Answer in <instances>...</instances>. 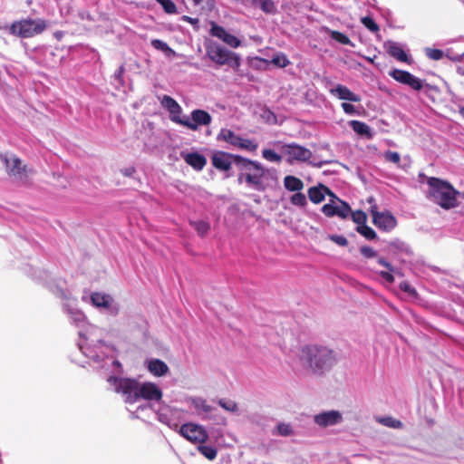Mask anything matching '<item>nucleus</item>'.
<instances>
[{
	"mask_svg": "<svg viewBox=\"0 0 464 464\" xmlns=\"http://www.w3.org/2000/svg\"><path fill=\"white\" fill-rule=\"evenodd\" d=\"M191 403L194 406L195 410L198 411H202L207 414H210L212 411H216V409L209 404H208L207 401L202 398H192Z\"/></svg>",
	"mask_w": 464,
	"mask_h": 464,
	"instance_id": "cd10ccee",
	"label": "nucleus"
},
{
	"mask_svg": "<svg viewBox=\"0 0 464 464\" xmlns=\"http://www.w3.org/2000/svg\"><path fill=\"white\" fill-rule=\"evenodd\" d=\"M234 154L222 150L216 151L211 157V162L214 168L221 171H228L234 163Z\"/></svg>",
	"mask_w": 464,
	"mask_h": 464,
	"instance_id": "dca6fc26",
	"label": "nucleus"
},
{
	"mask_svg": "<svg viewBox=\"0 0 464 464\" xmlns=\"http://www.w3.org/2000/svg\"><path fill=\"white\" fill-rule=\"evenodd\" d=\"M207 56L218 65H228L234 70H237L241 64L240 57L221 46L219 44L210 42L206 45Z\"/></svg>",
	"mask_w": 464,
	"mask_h": 464,
	"instance_id": "7ed1b4c3",
	"label": "nucleus"
},
{
	"mask_svg": "<svg viewBox=\"0 0 464 464\" xmlns=\"http://www.w3.org/2000/svg\"><path fill=\"white\" fill-rule=\"evenodd\" d=\"M108 382L115 386V392L125 397V402L133 404L138 401L140 382L130 378L110 376Z\"/></svg>",
	"mask_w": 464,
	"mask_h": 464,
	"instance_id": "39448f33",
	"label": "nucleus"
},
{
	"mask_svg": "<svg viewBox=\"0 0 464 464\" xmlns=\"http://www.w3.org/2000/svg\"><path fill=\"white\" fill-rule=\"evenodd\" d=\"M379 250L399 260H403L404 257L412 254L410 246L399 238L391 241H381L379 239Z\"/></svg>",
	"mask_w": 464,
	"mask_h": 464,
	"instance_id": "0eeeda50",
	"label": "nucleus"
},
{
	"mask_svg": "<svg viewBox=\"0 0 464 464\" xmlns=\"http://www.w3.org/2000/svg\"><path fill=\"white\" fill-rule=\"evenodd\" d=\"M330 193L331 189L324 184L311 187L307 191L309 199L314 204H319L324 201L325 196L330 195Z\"/></svg>",
	"mask_w": 464,
	"mask_h": 464,
	"instance_id": "aec40b11",
	"label": "nucleus"
},
{
	"mask_svg": "<svg viewBox=\"0 0 464 464\" xmlns=\"http://www.w3.org/2000/svg\"><path fill=\"white\" fill-rule=\"evenodd\" d=\"M397 226L396 218L390 212H379V230L390 232Z\"/></svg>",
	"mask_w": 464,
	"mask_h": 464,
	"instance_id": "412c9836",
	"label": "nucleus"
},
{
	"mask_svg": "<svg viewBox=\"0 0 464 464\" xmlns=\"http://www.w3.org/2000/svg\"><path fill=\"white\" fill-rule=\"evenodd\" d=\"M336 211V205L328 203L323 206L322 212L329 218L334 217Z\"/></svg>",
	"mask_w": 464,
	"mask_h": 464,
	"instance_id": "5fc2aeb1",
	"label": "nucleus"
},
{
	"mask_svg": "<svg viewBox=\"0 0 464 464\" xmlns=\"http://www.w3.org/2000/svg\"><path fill=\"white\" fill-rule=\"evenodd\" d=\"M379 424L395 430H401L404 427L403 423L400 420L392 416L379 417Z\"/></svg>",
	"mask_w": 464,
	"mask_h": 464,
	"instance_id": "c85d7f7f",
	"label": "nucleus"
},
{
	"mask_svg": "<svg viewBox=\"0 0 464 464\" xmlns=\"http://www.w3.org/2000/svg\"><path fill=\"white\" fill-rule=\"evenodd\" d=\"M356 231L367 239H373L376 237L374 230L366 226L365 223L361 226H357Z\"/></svg>",
	"mask_w": 464,
	"mask_h": 464,
	"instance_id": "4c0bfd02",
	"label": "nucleus"
},
{
	"mask_svg": "<svg viewBox=\"0 0 464 464\" xmlns=\"http://www.w3.org/2000/svg\"><path fill=\"white\" fill-rule=\"evenodd\" d=\"M262 0H250L253 5H259Z\"/></svg>",
	"mask_w": 464,
	"mask_h": 464,
	"instance_id": "0e129e2a",
	"label": "nucleus"
},
{
	"mask_svg": "<svg viewBox=\"0 0 464 464\" xmlns=\"http://www.w3.org/2000/svg\"><path fill=\"white\" fill-rule=\"evenodd\" d=\"M149 372L157 377L164 376L169 372V366L160 359H151L148 362Z\"/></svg>",
	"mask_w": 464,
	"mask_h": 464,
	"instance_id": "5701e85b",
	"label": "nucleus"
},
{
	"mask_svg": "<svg viewBox=\"0 0 464 464\" xmlns=\"http://www.w3.org/2000/svg\"><path fill=\"white\" fill-rule=\"evenodd\" d=\"M342 108L343 110V111L346 113V114H349V115H353V114H356L358 113V111L355 109V107L351 104V103H348V102H343L342 103Z\"/></svg>",
	"mask_w": 464,
	"mask_h": 464,
	"instance_id": "4d7b16f0",
	"label": "nucleus"
},
{
	"mask_svg": "<svg viewBox=\"0 0 464 464\" xmlns=\"http://www.w3.org/2000/svg\"><path fill=\"white\" fill-rule=\"evenodd\" d=\"M429 189L427 198L444 209H450L458 205L459 191L448 181L438 178H428Z\"/></svg>",
	"mask_w": 464,
	"mask_h": 464,
	"instance_id": "f03ea898",
	"label": "nucleus"
},
{
	"mask_svg": "<svg viewBox=\"0 0 464 464\" xmlns=\"http://www.w3.org/2000/svg\"><path fill=\"white\" fill-rule=\"evenodd\" d=\"M169 119L171 121L182 125L185 127V123L187 122L188 117H182V108L180 105H177L175 109L170 110L169 111Z\"/></svg>",
	"mask_w": 464,
	"mask_h": 464,
	"instance_id": "c756f323",
	"label": "nucleus"
},
{
	"mask_svg": "<svg viewBox=\"0 0 464 464\" xmlns=\"http://www.w3.org/2000/svg\"><path fill=\"white\" fill-rule=\"evenodd\" d=\"M179 433L192 443L202 444L208 439L207 430L200 425L195 423H185L181 425Z\"/></svg>",
	"mask_w": 464,
	"mask_h": 464,
	"instance_id": "9d476101",
	"label": "nucleus"
},
{
	"mask_svg": "<svg viewBox=\"0 0 464 464\" xmlns=\"http://www.w3.org/2000/svg\"><path fill=\"white\" fill-rule=\"evenodd\" d=\"M278 434L282 436H290L293 433V430L290 424L279 423L276 426Z\"/></svg>",
	"mask_w": 464,
	"mask_h": 464,
	"instance_id": "603ef678",
	"label": "nucleus"
},
{
	"mask_svg": "<svg viewBox=\"0 0 464 464\" xmlns=\"http://www.w3.org/2000/svg\"><path fill=\"white\" fill-rule=\"evenodd\" d=\"M239 136L236 135L234 131L229 129H221L217 136L218 140H224L234 147H237L240 142Z\"/></svg>",
	"mask_w": 464,
	"mask_h": 464,
	"instance_id": "b1692460",
	"label": "nucleus"
},
{
	"mask_svg": "<svg viewBox=\"0 0 464 464\" xmlns=\"http://www.w3.org/2000/svg\"><path fill=\"white\" fill-rule=\"evenodd\" d=\"M0 160L5 164L7 174L21 181H25L29 173H33V169L23 164L22 160L16 155H7L0 153Z\"/></svg>",
	"mask_w": 464,
	"mask_h": 464,
	"instance_id": "423d86ee",
	"label": "nucleus"
},
{
	"mask_svg": "<svg viewBox=\"0 0 464 464\" xmlns=\"http://www.w3.org/2000/svg\"><path fill=\"white\" fill-rule=\"evenodd\" d=\"M379 15L382 16L389 27H393V16L391 11L388 9L379 8Z\"/></svg>",
	"mask_w": 464,
	"mask_h": 464,
	"instance_id": "8fccbe9b",
	"label": "nucleus"
},
{
	"mask_svg": "<svg viewBox=\"0 0 464 464\" xmlns=\"http://www.w3.org/2000/svg\"><path fill=\"white\" fill-rule=\"evenodd\" d=\"M329 34L332 39L335 40L336 42H338L342 44H344V45L351 44V41H350L349 37L346 34H344L339 31L329 30Z\"/></svg>",
	"mask_w": 464,
	"mask_h": 464,
	"instance_id": "e433bc0d",
	"label": "nucleus"
},
{
	"mask_svg": "<svg viewBox=\"0 0 464 464\" xmlns=\"http://www.w3.org/2000/svg\"><path fill=\"white\" fill-rule=\"evenodd\" d=\"M254 169L256 170L255 167H254V166H251V167L249 168V169H244V172H253V171H254Z\"/></svg>",
	"mask_w": 464,
	"mask_h": 464,
	"instance_id": "338daca9",
	"label": "nucleus"
},
{
	"mask_svg": "<svg viewBox=\"0 0 464 464\" xmlns=\"http://www.w3.org/2000/svg\"><path fill=\"white\" fill-rule=\"evenodd\" d=\"M383 47L387 53L393 57L394 59H396L397 61L407 63H411V58L405 53L401 44L393 41H388L384 43Z\"/></svg>",
	"mask_w": 464,
	"mask_h": 464,
	"instance_id": "a211bd4d",
	"label": "nucleus"
},
{
	"mask_svg": "<svg viewBox=\"0 0 464 464\" xmlns=\"http://www.w3.org/2000/svg\"><path fill=\"white\" fill-rule=\"evenodd\" d=\"M237 148L255 151L257 149V144L253 142L251 140L240 138V142L238 143Z\"/></svg>",
	"mask_w": 464,
	"mask_h": 464,
	"instance_id": "37998d69",
	"label": "nucleus"
},
{
	"mask_svg": "<svg viewBox=\"0 0 464 464\" xmlns=\"http://www.w3.org/2000/svg\"><path fill=\"white\" fill-rule=\"evenodd\" d=\"M218 404L228 412H237L238 410L237 402L232 400L220 399Z\"/></svg>",
	"mask_w": 464,
	"mask_h": 464,
	"instance_id": "58836bf2",
	"label": "nucleus"
},
{
	"mask_svg": "<svg viewBox=\"0 0 464 464\" xmlns=\"http://www.w3.org/2000/svg\"><path fill=\"white\" fill-rule=\"evenodd\" d=\"M382 142H383V143H386L387 145H390V146H394V143H393V142H392V141H391V140H382Z\"/></svg>",
	"mask_w": 464,
	"mask_h": 464,
	"instance_id": "69168bd1",
	"label": "nucleus"
},
{
	"mask_svg": "<svg viewBox=\"0 0 464 464\" xmlns=\"http://www.w3.org/2000/svg\"><path fill=\"white\" fill-rule=\"evenodd\" d=\"M185 162L195 170H202L207 164L206 158L198 152H189L183 156Z\"/></svg>",
	"mask_w": 464,
	"mask_h": 464,
	"instance_id": "4be33fe9",
	"label": "nucleus"
},
{
	"mask_svg": "<svg viewBox=\"0 0 464 464\" xmlns=\"http://www.w3.org/2000/svg\"><path fill=\"white\" fill-rule=\"evenodd\" d=\"M426 55L434 61H439L443 58V52L440 49H434V48H426L425 49Z\"/></svg>",
	"mask_w": 464,
	"mask_h": 464,
	"instance_id": "a18cd8bd",
	"label": "nucleus"
},
{
	"mask_svg": "<svg viewBox=\"0 0 464 464\" xmlns=\"http://www.w3.org/2000/svg\"><path fill=\"white\" fill-rule=\"evenodd\" d=\"M340 205H336L335 216L341 218H347L351 214V207L348 203L339 200Z\"/></svg>",
	"mask_w": 464,
	"mask_h": 464,
	"instance_id": "473e14b6",
	"label": "nucleus"
},
{
	"mask_svg": "<svg viewBox=\"0 0 464 464\" xmlns=\"http://www.w3.org/2000/svg\"><path fill=\"white\" fill-rule=\"evenodd\" d=\"M161 398L162 392L154 382H147L140 383L138 401L140 399H144L146 401H159Z\"/></svg>",
	"mask_w": 464,
	"mask_h": 464,
	"instance_id": "4468645a",
	"label": "nucleus"
},
{
	"mask_svg": "<svg viewBox=\"0 0 464 464\" xmlns=\"http://www.w3.org/2000/svg\"><path fill=\"white\" fill-rule=\"evenodd\" d=\"M259 6L266 14H273L276 12V5L272 0H262Z\"/></svg>",
	"mask_w": 464,
	"mask_h": 464,
	"instance_id": "49530a36",
	"label": "nucleus"
},
{
	"mask_svg": "<svg viewBox=\"0 0 464 464\" xmlns=\"http://www.w3.org/2000/svg\"><path fill=\"white\" fill-rule=\"evenodd\" d=\"M46 29L44 19H21L14 22L8 28L10 34L20 38H32L42 34Z\"/></svg>",
	"mask_w": 464,
	"mask_h": 464,
	"instance_id": "20e7f679",
	"label": "nucleus"
},
{
	"mask_svg": "<svg viewBox=\"0 0 464 464\" xmlns=\"http://www.w3.org/2000/svg\"><path fill=\"white\" fill-rule=\"evenodd\" d=\"M151 45L157 50L163 52H173L165 42L160 39H153L151 41Z\"/></svg>",
	"mask_w": 464,
	"mask_h": 464,
	"instance_id": "864d4df0",
	"label": "nucleus"
},
{
	"mask_svg": "<svg viewBox=\"0 0 464 464\" xmlns=\"http://www.w3.org/2000/svg\"><path fill=\"white\" fill-rule=\"evenodd\" d=\"M400 289L411 297H416L418 295L415 288L406 281L400 283Z\"/></svg>",
	"mask_w": 464,
	"mask_h": 464,
	"instance_id": "09e8293b",
	"label": "nucleus"
},
{
	"mask_svg": "<svg viewBox=\"0 0 464 464\" xmlns=\"http://www.w3.org/2000/svg\"><path fill=\"white\" fill-rule=\"evenodd\" d=\"M330 92L340 100L353 102H359L361 101V97L358 94L353 92L348 87L342 84H337Z\"/></svg>",
	"mask_w": 464,
	"mask_h": 464,
	"instance_id": "6ab92c4d",
	"label": "nucleus"
},
{
	"mask_svg": "<svg viewBox=\"0 0 464 464\" xmlns=\"http://www.w3.org/2000/svg\"><path fill=\"white\" fill-rule=\"evenodd\" d=\"M362 24L368 28L371 32H377V24L371 16H364L361 18Z\"/></svg>",
	"mask_w": 464,
	"mask_h": 464,
	"instance_id": "3c124183",
	"label": "nucleus"
},
{
	"mask_svg": "<svg viewBox=\"0 0 464 464\" xmlns=\"http://www.w3.org/2000/svg\"><path fill=\"white\" fill-rule=\"evenodd\" d=\"M182 19H183L184 21L188 22V23H194V22H197V20H194L193 18H191V17H189V16H187V15H184V16L182 17Z\"/></svg>",
	"mask_w": 464,
	"mask_h": 464,
	"instance_id": "e2e57ef3",
	"label": "nucleus"
},
{
	"mask_svg": "<svg viewBox=\"0 0 464 464\" xmlns=\"http://www.w3.org/2000/svg\"><path fill=\"white\" fill-rule=\"evenodd\" d=\"M389 75L398 82L411 87L414 91H420L424 87L428 90L437 91V88L427 84L421 79L414 76L411 72L400 69H393L389 72Z\"/></svg>",
	"mask_w": 464,
	"mask_h": 464,
	"instance_id": "6e6552de",
	"label": "nucleus"
},
{
	"mask_svg": "<svg viewBox=\"0 0 464 464\" xmlns=\"http://www.w3.org/2000/svg\"><path fill=\"white\" fill-rule=\"evenodd\" d=\"M328 196L331 198V199H330L331 202L330 203L334 204L335 202H339V200H341L340 198H338L336 197V195L332 190H331L330 195H328Z\"/></svg>",
	"mask_w": 464,
	"mask_h": 464,
	"instance_id": "680f3d73",
	"label": "nucleus"
},
{
	"mask_svg": "<svg viewBox=\"0 0 464 464\" xmlns=\"http://www.w3.org/2000/svg\"><path fill=\"white\" fill-rule=\"evenodd\" d=\"M285 188L289 191H300L304 188V182L295 176H286L284 179Z\"/></svg>",
	"mask_w": 464,
	"mask_h": 464,
	"instance_id": "bb28decb",
	"label": "nucleus"
},
{
	"mask_svg": "<svg viewBox=\"0 0 464 464\" xmlns=\"http://www.w3.org/2000/svg\"><path fill=\"white\" fill-rule=\"evenodd\" d=\"M262 155L266 160L273 162H280L282 160L279 154L270 149L264 150Z\"/></svg>",
	"mask_w": 464,
	"mask_h": 464,
	"instance_id": "c03bdc74",
	"label": "nucleus"
},
{
	"mask_svg": "<svg viewBox=\"0 0 464 464\" xmlns=\"http://www.w3.org/2000/svg\"><path fill=\"white\" fill-rule=\"evenodd\" d=\"M283 152L287 156V162L293 163V161H308L312 156V151L301 145L296 143L285 144L282 147Z\"/></svg>",
	"mask_w": 464,
	"mask_h": 464,
	"instance_id": "9b49d317",
	"label": "nucleus"
},
{
	"mask_svg": "<svg viewBox=\"0 0 464 464\" xmlns=\"http://www.w3.org/2000/svg\"><path fill=\"white\" fill-rule=\"evenodd\" d=\"M189 223L202 237H205L210 229V224L204 220L190 221Z\"/></svg>",
	"mask_w": 464,
	"mask_h": 464,
	"instance_id": "2f4dec72",
	"label": "nucleus"
},
{
	"mask_svg": "<svg viewBox=\"0 0 464 464\" xmlns=\"http://www.w3.org/2000/svg\"><path fill=\"white\" fill-rule=\"evenodd\" d=\"M161 105L169 111L172 109H175L179 103L170 96L164 95L161 100Z\"/></svg>",
	"mask_w": 464,
	"mask_h": 464,
	"instance_id": "de8ad7c7",
	"label": "nucleus"
},
{
	"mask_svg": "<svg viewBox=\"0 0 464 464\" xmlns=\"http://www.w3.org/2000/svg\"><path fill=\"white\" fill-rule=\"evenodd\" d=\"M271 63L279 68H285L290 64V61L288 60L287 56L282 53L275 54L271 60Z\"/></svg>",
	"mask_w": 464,
	"mask_h": 464,
	"instance_id": "f704fd0d",
	"label": "nucleus"
},
{
	"mask_svg": "<svg viewBox=\"0 0 464 464\" xmlns=\"http://www.w3.org/2000/svg\"><path fill=\"white\" fill-rule=\"evenodd\" d=\"M198 450L200 452V454H202L205 458H207L209 460L215 459L218 455V450L211 446L199 445L198 447Z\"/></svg>",
	"mask_w": 464,
	"mask_h": 464,
	"instance_id": "72a5a7b5",
	"label": "nucleus"
},
{
	"mask_svg": "<svg viewBox=\"0 0 464 464\" xmlns=\"http://www.w3.org/2000/svg\"><path fill=\"white\" fill-rule=\"evenodd\" d=\"M379 266H382L384 269L379 270V277H382L385 283L392 284L395 277H402L403 274L401 268L393 266L391 263L386 261L384 258L379 257Z\"/></svg>",
	"mask_w": 464,
	"mask_h": 464,
	"instance_id": "2eb2a0df",
	"label": "nucleus"
},
{
	"mask_svg": "<svg viewBox=\"0 0 464 464\" xmlns=\"http://www.w3.org/2000/svg\"><path fill=\"white\" fill-rule=\"evenodd\" d=\"M382 156L385 161L393 163L400 167L401 156L398 152L386 150L383 152Z\"/></svg>",
	"mask_w": 464,
	"mask_h": 464,
	"instance_id": "ea45409f",
	"label": "nucleus"
},
{
	"mask_svg": "<svg viewBox=\"0 0 464 464\" xmlns=\"http://www.w3.org/2000/svg\"><path fill=\"white\" fill-rule=\"evenodd\" d=\"M163 8L164 12L168 14H174L178 13L177 6L172 0H156Z\"/></svg>",
	"mask_w": 464,
	"mask_h": 464,
	"instance_id": "c9c22d12",
	"label": "nucleus"
},
{
	"mask_svg": "<svg viewBox=\"0 0 464 464\" xmlns=\"http://www.w3.org/2000/svg\"><path fill=\"white\" fill-rule=\"evenodd\" d=\"M211 121L212 117L208 111L196 109L191 111V121L188 118L187 119L185 127L191 130H198L199 126H208Z\"/></svg>",
	"mask_w": 464,
	"mask_h": 464,
	"instance_id": "f8f14e48",
	"label": "nucleus"
},
{
	"mask_svg": "<svg viewBox=\"0 0 464 464\" xmlns=\"http://www.w3.org/2000/svg\"><path fill=\"white\" fill-rule=\"evenodd\" d=\"M256 170L253 172H240L237 177V182L242 184L244 181L248 185L253 187L255 189L258 191H264L266 189V185L263 182V178L265 176L266 170L258 162L254 165Z\"/></svg>",
	"mask_w": 464,
	"mask_h": 464,
	"instance_id": "1a4fd4ad",
	"label": "nucleus"
},
{
	"mask_svg": "<svg viewBox=\"0 0 464 464\" xmlns=\"http://www.w3.org/2000/svg\"><path fill=\"white\" fill-rule=\"evenodd\" d=\"M299 359L304 367L315 375L329 372L338 362V353L321 343H308L302 346Z\"/></svg>",
	"mask_w": 464,
	"mask_h": 464,
	"instance_id": "f257e3e1",
	"label": "nucleus"
},
{
	"mask_svg": "<svg viewBox=\"0 0 464 464\" xmlns=\"http://www.w3.org/2000/svg\"><path fill=\"white\" fill-rule=\"evenodd\" d=\"M290 202L297 207H304L307 200L305 195L298 191L290 198Z\"/></svg>",
	"mask_w": 464,
	"mask_h": 464,
	"instance_id": "79ce46f5",
	"label": "nucleus"
},
{
	"mask_svg": "<svg viewBox=\"0 0 464 464\" xmlns=\"http://www.w3.org/2000/svg\"><path fill=\"white\" fill-rule=\"evenodd\" d=\"M136 169L134 167H128L121 170L125 177H131L135 173Z\"/></svg>",
	"mask_w": 464,
	"mask_h": 464,
	"instance_id": "bf43d9fd",
	"label": "nucleus"
},
{
	"mask_svg": "<svg viewBox=\"0 0 464 464\" xmlns=\"http://www.w3.org/2000/svg\"><path fill=\"white\" fill-rule=\"evenodd\" d=\"M461 116L464 118V108H461L459 111Z\"/></svg>",
	"mask_w": 464,
	"mask_h": 464,
	"instance_id": "774afa93",
	"label": "nucleus"
},
{
	"mask_svg": "<svg viewBox=\"0 0 464 464\" xmlns=\"http://www.w3.org/2000/svg\"><path fill=\"white\" fill-rule=\"evenodd\" d=\"M361 253L365 256V257H373L375 256V252L374 250L370 247V246H362L361 247Z\"/></svg>",
	"mask_w": 464,
	"mask_h": 464,
	"instance_id": "13d9d810",
	"label": "nucleus"
},
{
	"mask_svg": "<svg viewBox=\"0 0 464 464\" xmlns=\"http://www.w3.org/2000/svg\"><path fill=\"white\" fill-rule=\"evenodd\" d=\"M350 216L352 218V220L355 224H357V226H361V225L366 223V220H367L366 213L362 210H356V211L351 210Z\"/></svg>",
	"mask_w": 464,
	"mask_h": 464,
	"instance_id": "a19ab883",
	"label": "nucleus"
},
{
	"mask_svg": "<svg viewBox=\"0 0 464 464\" xmlns=\"http://www.w3.org/2000/svg\"><path fill=\"white\" fill-rule=\"evenodd\" d=\"M314 420L318 426L325 428L340 423L343 416L338 411H330L316 414Z\"/></svg>",
	"mask_w": 464,
	"mask_h": 464,
	"instance_id": "f3484780",
	"label": "nucleus"
},
{
	"mask_svg": "<svg viewBox=\"0 0 464 464\" xmlns=\"http://www.w3.org/2000/svg\"><path fill=\"white\" fill-rule=\"evenodd\" d=\"M233 161L234 164H236L238 167L240 172H244V169H249L251 166H254L257 163L256 161L246 159L240 155L236 154H234Z\"/></svg>",
	"mask_w": 464,
	"mask_h": 464,
	"instance_id": "7c9ffc66",
	"label": "nucleus"
},
{
	"mask_svg": "<svg viewBox=\"0 0 464 464\" xmlns=\"http://www.w3.org/2000/svg\"><path fill=\"white\" fill-rule=\"evenodd\" d=\"M371 216L373 225H377V208L375 206L372 207Z\"/></svg>",
	"mask_w": 464,
	"mask_h": 464,
	"instance_id": "052dcab7",
	"label": "nucleus"
},
{
	"mask_svg": "<svg viewBox=\"0 0 464 464\" xmlns=\"http://www.w3.org/2000/svg\"><path fill=\"white\" fill-rule=\"evenodd\" d=\"M91 300L96 307L110 308L112 298L106 294L93 293L91 295Z\"/></svg>",
	"mask_w": 464,
	"mask_h": 464,
	"instance_id": "a878e982",
	"label": "nucleus"
},
{
	"mask_svg": "<svg viewBox=\"0 0 464 464\" xmlns=\"http://www.w3.org/2000/svg\"><path fill=\"white\" fill-rule=\"evenodd\" d=\"M210 26V34L222 40L230 47L237 48L241 44V42L237 37L227 33L224 27L218 25L215 22H211Z\"/></svg>",
	"mask_w": 464,
	"mask_h": 464,
	"instance_id": "ddd939ff",
	"label": "nucleus"
},
{
	"mask_svg": "<svg viewBox=\"0 0 464 464\" xmlns=\"http://www.w3.org/2000/svg\"><path fill=\"white\" fill-rule=\"evenodd\" d=\"M349 125L352 127L353 130L361 137L365 139H371L372 137L371 129L366 123L353 120L349 122Z\"/></svg>",
	"mask_w": 464,
	"mask_h": 464,
	"instance_id": "393cba45",
	"label": "nucleus"
},
{
	"mask_svg": "<svg viewBox=\"0 0 464 464\" xmlns=\"http://www.w3.org/2000/svg\"><path fill=\"white\" fill-rule=\"evenodd\" d=\"M330 239L341 246H345L348 244V240L343 236L333 235L330 236Z\"/></svg>",
	"mask_w": 464,
	"mask_h": 464,
	"instance_id": "6e6d98bb",
	"label": "nucleus"
}]
</instances>
